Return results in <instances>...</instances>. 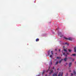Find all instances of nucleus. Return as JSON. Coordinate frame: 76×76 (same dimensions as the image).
<instances>
[{
    "label": "nucleus",
    "mask_w": 76,
    "mask_h": 76,
    "mask_svg": "<svg viewBox=\"0 0 76 76\" xmlns=\"http://www.w3.org/2000/svg\"><path fill=\"white\" fill-rule=\"evenodd\" d=\"M62 59H61V61H59V63H61V61L62 60Z\"/></svg>",
    "instance_id": "a211bd4d"
},
{
    "label": "nucleus",
    "mask_w": 76,
    "mask_h": 76,
    "mask_svg": "<svg viewBox=\"0 0 76 76\" xmlns=\"http://www.w3.org/2000/svg\"><path fill=\"white\" fill-rule=\"evenodd\" d=\"M65 57H67V55H65Z\"/></svg>",
    "instance_id": "393cba45"
},
{
    "label": "nucleus",
    "mask_w": 76,
    "mask_h": 76,
    "mask_svg": "<svg viewBox=\"0 0 76 76\" xmlns=\"http://www.w3.org/2000/svg\"><path fill=\"white\" fill-rule=\"evenodd\" d=\"M51 55H53V51H51Z\"/></svg>",
    "instance_id": "2eb2a0df"
},
{
    "label": "nucleus",
    "mask_w": 76,
    "mask_h": 76,
    "mask_svg": "<svg viewBox=\"0 0 76 76\" xmlns=\"http://www.w3.org/2000/svg\"><path fill=\"white\" fill-rule=\"evenodd\" d=\"M75 76H76V74H75Z\"/></svg>",
    "instance_id": "37998d69"
},
{
    "label": "nucleus",
    "mask_w": 76,
    "mask_h": 76,
    "mask_svg": "<svg viewBox=\"0 0 76 76\" xmlns=\"http://www.w3.org/2000/svg\"><path fill=\"white\" fill-rule=\"evenodd\" d=\"M60 58H61V57H57L56 58V59H59Z\"/></svg>",
    "instance_id": "f8f14e48"
},
{
    "label": "nucleus",
    "mask_w": 76,
    "mask_h": 76,
    "mask_svg": "<svg viewBox=\"0 0 76 76\" xmlns=\"http://www.w3.org/2000/svg\"><path fill=\"white\" fill-rule=\"evenodd\" d=\"M68 51H69V52H71L72 51V50L70 49H68Z\"/></svg>",
    "instance_id": "4468645a"
},
{
    "label": "nucleus",
    "mask_w": 76,
    "mask_h": 76,
    "mask_svg": "<svg viewBox=\"0 0 76 76\" xmlns=\"http://www.w3.org/2000/svg\"><path fill=\"white\" fill-rule=\"evenodd\" d=\"M63 72H60L58 75V76H63Z\"/></svg>",
    "instance_id": "f03ea898"
},
{
    "label": "nucleus",
    "mask_w": 76,
    "mask_h": 76,
    "mask_svg": "<svg viewBox=\"0 0 76 76\" xmlns=\"http://www.w3.org/2000/svg\"><path fill=\"white\" fill-rule=\"evenodd\" d=\"M67 60V58L66 57H65L64 59V60L65 61H66Z\"/></svg>",
    "instance_id": "0eeeda50"
},
{
    "label": "nucleus",
    "mask_w": 76,
    "mask_h": 76,
    "mask_svg": "<svg viewBox=\"0 0 76 76\" xmlns=\"http://www.w3.org/2000/svg\"><path fill=\"white\" fill-rule=\"evenodd\" d=\"M58 34V35H61V32H60L59 31H58L57 32Z\"/></svg>",
    "instance_id": "1a4fd4ad"
},
{
    "label": "nucleus",
    "mask_w": 76,
    "mask_h": 76,
    "mask_svg": "<svg viewBox=\"0 0 76 76\" xmlns=\"http://www.w3.org/2000/svg\"><path fill=\"white\" fill-rule=\"evenodd\" d=\"M57 73H54L53 74L52 76H57Z\"/></svg>",
    "instance_id": "39448f33"
},
{
    "label": "nucleus",
    "mask_w": 76,
    "mask_h": 76,
    "mask_svg": "<svg viewBox=\"0 0 76 76\" xmlns=\"http://www.w3.org/2000/svg\"><path fill=\"white\" fill-rule=\"evenodd\" d=\"M68 63H66V64L67 65V64Z\"/></svg>",
    "instance_id": "c756f323"
},
{
    "label": "nucleus",
    "mask_w": 76,
    "mask_h": 76,
    "mask_svg": "<svg viewBox=\"0 0 76 76\" xmlns=\"http://www.w3.org/2000/svg\"><path fill=\"white\" fill-rule=\"evenodd\" d=\"M55 51H57V49H55Z\"/></svg>",
    "instance_id": "2f4dec72"
},
{
    "label": "nucleus",
    "mask_w": 76,
    "mask_h": 76,
    "mask_svg": "<svg viewBox=\"0 0 76 76\" xmlns=\"http://www.w3.org/2000/svg\"><path fill=\"white\" fill-rule=\"evenodd\" d=\"M53 69H54V66L53 67Z\"/></svg>",
    "instance_id": "7c9ffc66"
},
{
    "label": "nucleus",
    "mask_w": 76,
    "mask_h": 76,
    "mask_svg": "<svg viewBox=\"0 0 76 76\" xmlns=\"http://www.w3.org/2000/svg\"><path fill=\"white\" fill-rule=\"evenodd\" d=\"M76 63V62H75V63Z\"/></svg>",
    "instance_id": "79ce46f5"
},
{
    "label": "nucleus",
    "mask_w": 76,
    "mask_h": 76,
    "mask_svg": "<svg viewBox=\"0 0 76 76\" xmlns=\"http://www.w3.org/2000/svg\"><path fill=\"white\" fill-rule=\"evenodd\" d=\"M53 72V69H51L50 70V72L49 73V74L51 75V73H52Z\"/></svg>",
    "instance_id": "7ed1b4c3"
},
{
    "label": "nucleus",
    "mask_w": 76,
    "mask_h": 76,
    "mask_svg": "<svg viewBox=\"0 0 76 76\" xmlns=\"http://www.w3.org/2000/svg\"><path fill=\"white\" fill-rule=\"evenodd\" d=\"M64 38L66 39H68L69 41H72V38L71 37H69V38H67L66 37H64Z\"/></svg>",
    "instance_id": "f257e3e1"
},
{
    "label": "nucleus",
    "mask_w": 76,
    "mask_h": 76,
    "mask_svg": "<svg viewBox=\"0 0 76 76\" xmlns=\"http://www.w3.org/2000/svg\"><path fill=\"white\" fill-rule=\"evenodd\" d=\"M73 56H74V57L76 56V54H72V55H71V57Z\"/></svg>",
    "instance_id": "423d86ee"
},
{
    "label": "nucleus",
    "mask_w": 76,
    "mask_h": 76,
    "mask_svg": "<svg viewBox=\"0 0 76 76\" xmlns=\"http://www.w3.org/2000/svg\"><path fill=\"white\" fill-rule=\"evenodd\" d=\"M73 73L74 75H76V72H75V71H74Z\"/></svg>",
    "instance_id": "6e6552de"
},
{
    "label": "nucleus",
    "mask_w": 76,
    "mask_h": 76,
    "mask_svg": "<svg viewBox=\"0 0 76 76\" xmlns=\"http://www.w3.org/2000/svg\"><path fill=\"white\" fill-rule=\"evenodd\" d=\"M56 54H57V53H56Z\"/></svg>",
    "instance_id": "ea45409f"
},
{
    "label": "nucleus",
    "mask_w": 76,
    "mask_h": 76,
    "mask_svg": "<svg viewBox=\"0 0 76 76\" xmlns=\"http://www.w3.org/2000/svg\"><path fill=\"white\" fill-rule=\"evenodd\" d=\"M52 55H50V57L51 58H52Z\"/></svg>",
    "instance_id": "5701e85b"
},
{
    "label": "nucleus",
    "mask_w": 76,
    "mask_h": 76,
    "mask_svg": "<svg viewBox=\"0 0 76 76\" xmlns=\"http://www.w3.org/2000/svg\"><path fill=\"white\" fill-rule=\"evenodd\" d=\"M69 72H71V71H69Z\"/></svg>",
    "instance_id": "4c0bfd02"
},
{
    "label": "nucleus",
    "mask_w": 76,
    "mask_h": 76,
    "mask_svg": "<svg viewBox=\"0 0 76 76\" xmlns=\"http://www.w3.org/2000/svg\"><path fill=\"white\" fill-rule=\"evenodd\" d=\"M50 64H52V62L51 61H50Z\"/></svg>",
    "instance_id": "a878e982"
},
{
    "label": "nucleus",
    "mask_w": 76,
    "mask_h": 76,
    "mask_svg": "<svg viewBox=\"0 0 76 76\" xmlns=\"http://www.w3.org/2000/svg\"><path fill=\"white\" fill-rule=\"evenodd\" d=\"M74 52H76V47H75L74 49Z\"/></svg>",
    "instance_id": "9d476101"
},
{
    "label": "nucleus",
    "mask_w": 76,
    "mask_h": 76,
    "mask_svg": "<svg viewBox=\"0 0 76 76\" xmlns=\"http://www.w3.org/2000/svg\"><path fill=\"white\" fill-rule=\"evenodd\" d=\"M57 70H59V69H57Z\"/></svg>",
    "instance_id": "473e14b6"
},
{
    "label": "nucleus",
    "mask_w": 76,
    "mask_h": 76,
    "mask_svg": "<svg viewBox=\"0 0 76 76\" xmlns=\"http://www.w3.org/2000/svg\"><path fill=\"white\" fill-rule=\"evenodd\" d=\"M63 55H64V56H65V55H66V53H63Z\"/></svg>",
    "instance_id": "6ab92c4d"
},
{
    "label": "nucleus",
    "mask_w": 76,
    "mask_h": 76,
    "mask_svg": "<svg viewBox=\"0 0 76 76\" xmlns=\"http://www.w3.org/2000/svg\"><path fill=\"white\" fill-rule=\"evenodd\" d=\"M39 39H37L36 40V42H37V41H39Z\"/></svg>",
    "instance_id": "9b49d317"
},
{
    "label": "nucleus",
    "mask_w": 76,
    "mask_h": 76,
    "mask_svg": "<svg viewBox=\"0 0 76 76\" xmlns=\"http://www.w3.org/2000/svg\"><path fill=\"white\" fill-rule=\"evenodd\" d=\"M55 60H57V59H55Z\"/></svg>",
    "instance_id": "e433bc0d"
},
{
    "label": "nucleus",
    "mask_w": 76,
    "mask_h": 76,
    "mask_svg": "<svg viewBox=\"0 0 76 76\" xmlns=\"http://www.w3.org/2000/svg\"><path fill=\"white\" fill-rule=\"evenodd\" d=\"M65 44H67V45H69V44H68L67 42L65 43Z\"/></svg>",
    "instance_id": "aec40b11"
},
{
    "label": "nucleus",
    "mask_w": 76,
    "mask_h": 76,
    "mask_svg": "<svg viewBox=\"0 0 76 76\" xmlns=\"http://www.w3.org/2000/svg\"><path fill=\"white\" fill-rule=\"evenodd\" d=\"M62 53H63V51H62Z\"/></svg>",
    "instance_id": "c9c22d12"
},
{
    "label": "nucleus",
    "mask_w": 76,
    "mask_h": 76,
    "mask_svg": "<svg viewBox=\"0 0 76 76\" xmlns=\"http://www.w3.org/2000/svg\"><path fill=\"white\" fill-rule=\"evenodd\" d=\"M44 73H45V71H43V72H42V75H43V74H44Z\"/></svg>",
    "instance_id": "f3484780"
},
{
    "label": "nucleus",
    "mask_w": 76,
    "mask_h": 76,
    "mask_svg": "<svg viewBox=\"0 0 76 76\" xmlns=\"http://www.w3.org/2000/svg\"><path fill=\"white\" fill-rule=\"evenodd\" d=\"M66 53L67 54H68V55L69 54V53Z\"/></svg>",
    "instance_id": "c85d7f7f"
},
{
    "label": "nucleus",
    "mask_w": 76,
    "mask_h": 76,
    "mask_svg": "<svg viewBox=\"0 0 76 76\" xmlns=\"http://www.w3.org/2000/svg\"><path fill=\"white\" fill-rule=\"evenodd\" d=\"M58 28H57V30H58Z\"/></svg>",
    "instance_id": "58836bf2"
},
{
    "label": "nucleus",
    "mask_w": 76,
    "mask_h": 76,
    "mask_svg": "<svg viewBox=\"0 0 76 76\" xmlns=\"http://www.w3.org/2000/svg\"><path fill=\"white\" fill-rule=\"evenodd\" d=\"M59 51H60V49H59Z\"/></svg>",
    "instance_id": "72a5a7b5"
},
{
    "label": "nucleus",
    "mask_w": 76,
    "mask_h": 76,
    "mask_svg": "<svg viewBox=\"0 0 76 76\" xmlns=\"http://www.w3.org/2000/svg\"><path fill=\"white\" fill-rule=\"evenodd\" d=\"M64 51H65V52H67V50H66V49H64Z\"/></svg>",
    "instance_id": "dca6fc26"
},
{
    "label": "nucleus",
    "mask_w": 76,
    "mask_h": 76,
    "mask_svg": "<svg viewBox=\"0 0 76 76\" xmlns=\"http://www.w3.org/2000/svg\"><path fill=\"white\" fill-rule=\"evenodd\" d=\"M68 58L69 59H72V58L71 57H69Z\"/></svg>",
    "instance_id": "412c9836"
},
{
    "label": "nucleus",
    "mask_w": 76,
    "mask_h": 76,
    "mask_svg": "<svg viewBox=\"0 0 76 76\" xmlns=\"http://www.w3.org/2000/svg\"><path fill=\"white\" fill-rule=\"evenodd\" d=\"M49 70V69H48V70L46 72H48Z\"/></svg>",
    "instance_id": "cd10ccee"
},
{
    "label": "nucleus",
    "mask_w": 76,
    "mask_h": 76,
    "mask_svg": "<svg viewBox=\"0 0 76 76\" xmlns=\"http://www.w3.org/2000/svg\"><path fill=\"white\" fill-rule=\"evenodd\" d=\"M72 63L71 62L69 64V67H71V66H72Z\"/></svg>",
    "instance_id": "20e7f679"
},
{
    "label": "nucleus",
    "mask_w": 76,
    "mask_h": 76,
    "mask_svg": "<svg viewBox=\"0 0 76 76\" xmlns=\"http://www.w3.org/2000/svg\"><path fill=\"white\" fill-rule=\"evenodd\" d=\"M62 56V55H61V56Z\"/></svg>",
    "instance_id": "a19ab883"
},
{
    "label": "nucleus",
    "mask_w": 76,
    "mask_h": 76,
    "mask_svg": "<svg viewBox=\"0 0 76 76\" xmlns=\"http://www.w3.org/2000/svg\"><path fill=\"white\" fill-rule=\"evenodd\" d=\"M71 76H73V74L72 73L71 74Z\"/></svg>",
    "instance_id": "4be33fe9"
},
{
    "label": "nucleus",
    "mask_w": 76,
    "mask_h": 76,
    "mask_svg": "<svg viewBox=\"0 0 76 76\" xmlns=\"http://www.w3.org/2000/svg\"><path fill=\"white\" fill-rule=\"evenodd\" d=\"M58 61H57L56 63L55 64V65H57V64H58Z\"/></svg>",
    "instance_id": "ddd939ff"
},
{
    "label": "nucleus",
    "mask_w": 76,
    "mask_h": 76,
    "mask_svg": "<svg viewBox=\"0 0 76 76\" xmlns=\"http://www.w3.org/2000/svg\"><path fill=\"white\" fill-rule=\"evenodd\" d=\"M75 61V59H72V61Z\"/></svg>",
    "instance_id": "b1692460"
},
{
    "label": "nucleus",
    "mask_w": 76,
    "mask_h": 76,
    "mask_svg": "<svg viewBox=\"0 0 76 76\" xmlns=\"http://www.w3.org/2000/svg\"><path fill=\"white\" fill-rule=\"evenodd\" d=\"M48 55H50V53L49 52L48 53Z\"/></svg>",
    "instance_id": "f704fd0d"
},
{
    "label": "nucleus",
    "mask_w": 76,
    "mask_h": 76,
    "mask_svg": "<svg viewBox=\"0 0 76 76\" xmlns=\"http://www.w3.org/2000/svg\"><path fill=\"white\" fill-rule=\"evenodd\" d=\"M67 75H68V73H66V75H65V76H67Z\"/></svg>",
    "instance_id": "bb28decb"
}]
</instances>
